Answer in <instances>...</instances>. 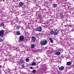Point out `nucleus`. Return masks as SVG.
Returning a JSON list of instances; mask_svg holds the SVG:
<instances>
[{"label":"nucleus","instance_id":"5","mask_svg":"<svg viewBox=\"0 0 74 74\" xmlns=\"http://www.w3.org/2000/svg\"><path fill=\"white\" fill-rule=\"evenodd\" d=\"M62 52H63L62 50L61 52H60L59 51H56V52L55 54L57 55H60V53H62Z\"/></svg>","mask_w":74,"mask_h":74},{"label":"nucleus","instance_id":"24","mask_svg":"<svg viewBox=\"0 0 74 74\" xmlns=\"http://www.w3.org/2000/svg\"><path fill=\"white\" fill-rule=\"evenodd\" d=\"M3 40L1 38L0 39V42H3Z\"/></svg>","mask_w":74,"mask_h":74},{"label":"nucleus","instance_id":"11","mask_svg":"<svg viewBox=\"0 0 74 74\" xmlns=\"http://www.w3.org/2000/svg\"><path fill=\"white\" fill-rule=\"evenodd\" d=\"M64 66H62L59 68V69L60 70H63L64 69Z\"/></svg>","mask_w":74,"mask_h":74},{"label":"nucleus","instance_id":"29","mask_svg":"<svg viewBox=\"0 0 74 74\" xmlns=\"http://www.w3.org/2000/svg\"><path fill=\"white\" fill-rule=\"evenodd\" d=\"M68 0H65V1H67Z\"/></svg>","mask_w":74,"mask_h":74},{"label":"nucleus","instance_id":"3","mask_svg":"<svg viewBox=\"0 0 74 74\" xmlns=\"http://www.w3.org/2000/svg\"><path fill=\"white\" fill-rule=\"evenodd\" d=\"M59 30L58 29H56L54 32V34L55 36H56V35H58V33H59Z\"/></svg>","mask_w":74,"mask_h":74},{"label":"nucleus","instance_id":"16","mask_svg":"<svg viewBox=\"0 0 74 74\" xmlns=\"http://www.w3.org/2000/svg\"><path fill=\"white\" fill-rule=\"evenodd\" d=\"M66 64L67 66H70L71 64V62H68L66 63Z\"/></svg>","mask_w":74,"mask_h":74},{"label":"nucleus","instance_id":"1","mask_svg":"<svg viewBox=\"0 0 74 74\" xmlns=\"http://www.w3.org/2000/svg\"><path fill=\"white\" fill-rule=\"evenodd\" d=\"M40 44L42 45H45L47 44L48 42L47 40H44L40 42Z\"/></svg>","mask_w":74,"mask_h":74},{"label":"nucleus","instance_id":"9","mask_svg":"<svg viewBox=\"0 0 74 74\" xmlns=\"http://www.w3.org/2000/svg\"><path fill=\"white\" fill-rule=\"evenodd\" d=\"M14 59L12 58H10L9 59V62H14Z\"/></svg>","mask_w":74,"mask_h":74},{"label":"nucleus","instance_id":"15","mask_svg":"<svg viewBox=\"0 0 74 74\" xmlns=\"http://www.w3.org/2000/svg\"><path fill=\"white\" fill-rule=\"evenodd\" d=\"M32 66H36V63L35 62H33L32 64Z\"/></svg>","mask_w":74,"mask_h":74},{"label":"nucleus","instance_id":"31","mask_svg":"<svg viewBox=\"0 0 74 74\" xmlns=\"http://www.w3.org/2000/svg\"><path fill=\"white\" fill-rule=\"evenodd\" d=\"M68 25H69V24H68Z\"/></svg>","mask_w":74,"mask_h":74},{"label":"nucleus","instance_id":"17","mask_svg":"<svg viewBox=\"0 0 74 74\" xmlns=\"http://www.w3.org/2000/svg\"><path fill=\"white\" fill-rule=\"evenodd\" d=\"M4 26V23H2L0 25V27H1L2 26Z\"/></svg>","mask_w":74,"mask_h":74},{"label":"nucleus","instance_id":"12","mask_svg":"<svg viewBox=\"0 0 74 74\" xmlns=\"http://www.w3.org/2000/svg\"><path fill=\"white\" fill-rule=\"evenodd\" d=\"M57 6H58V5H57L56 4L54 3L52 7H53L55 8V7H57Z\"/></svg>","mask_w":74,"mask_h":74},{"label":"nucleus","instance_id":"25","mask_svg":"<svg viewBox=\"0 0 74 74\" xmlns=\"http://www.w3.org/2000/svg\"><path fill=\"white\" fill-rule=\"evenodd\" d=\"M74 29L73 28L71 30V32H74Z\"/></svg>","mask_w":74,"mask_h":74},{"label":"nucleus","instance_id":"26","mask_svg":"<svg viewBox=\"0 0 74 74\" xmlns=\"http://www.w3.org/2000/svg\"><path fill=\"white\" fill-rule=\"evenodd\" d=\"M30 68L31 69H33V67L32 66H31Z\"/></svg>","mask_w":74,"mask_h":74},{"label":"nucleus","instance_id":"19","mask_svg":"<svg viewBox=\"0 0 74 74\" xmlns=\"http://www.w3.org/2000/svg\"><path fill=\"white\" fill-rule=\"evenodd\" d=\"M19 5L20 6H22L23 5V3L22 2H20L19 3Z\"/></svg>","mask_w":74,"mask_h":74},{"label":"nucleus","instance_id":"32","mask_svg":"<svg viewBox=\"0 0 74 74\" xmlns=\"http://www.w3.org/2000/svg\"><path fill=\"white\" fill-rule=\"evenodd\" d=\"M66 26L65 25V27H66Z\"/></svg>","mask_w":74,"mask_h":74},{"label":"nucleus","instance_id":"8","mask_svg":"<svg viewBox=\"0 0 74 74\" xmlns=\"http://www.w3.org/2000/svg\"><path fill=\"white\" fill-rule=\"evenodd\" d=\"M31 47L32 48H33V49L35 48V47H36V45L34 44H32L31 45Z\"/></svg>","mask_w":74,"mask_h":74},{"label":"nucleus","instance_id":"22","mask_svg":"<svg viewBox=\"0 0 74 74\" xmlns=\"http://www.w3.org/2000/svg\"><path fill=\"white\" fill-rule=\"evenodd\" d=\"M32 72L33 73H35L36 72V71L35 70H33Z\"/></svg>","mask_w":74,"mask_h":74},{"label":"nucleus","instance_id":"13","mask_svg":"<svg viewBox=\"0 0 74 74\" xmlns=\"http://www.w3.org/2000/svg\"><path fill=\"white\" fill-rule=\"evenodd\" d=\"M22 65L21 66L22 68H24L25 67V63H23L22 64Z\"/></svg>","mask_w":74,"mask_h":74},{"label":"nucleus","instance_id":"30","mask_svg":"<svg viewBox=\"0 0 74 74\" xmlns=\"http://www.w3.org/2000/svg\"><path fill=\"white\" fill-rule=\"evenodd\" d=\"M60 51H62V50H60Z\"/></svg>","mask_w":74,"mask_h":74},{"label":"nucleus","instance_id":"27","mask_svg":"<svg viewBox=\"0 0 74 74\" xmlns=\"http://www.w3.org/2000/svg\"><path fill=\"white\" fill-rule=\"evenodd\" d=\"M43 24H44V25H45V23H43Z\"/></svg>","mask_w":74,"mask_h":74},{"label":"nucleus","instance_id":"23","mask_svg":"<svg viewBox=\"0 0 74 74\" xmlns=\"http://www.w3.org/2000/svg\"><path fill=\"white\" fill-rule=\"evenodd\" d=\"M26 62H28V61H29V59L28 58H26Z\"/></svg>","mask_w":74,"mask_h":74},{"label":"nucleus","instance_id":"4","mask_svg":"<svg viewBox=\"0 0 74 74\" xmlns=\"http://www.w3.org/2000/svg\"><path fill=\"white\" fill-rule=\"evenodd\" d=\"M37 29L38 32H41L42 31V27L40 26L38 27L37 28Z\"/></svg>","mask_w":74,"mask_h":74},{"label":"nucleus","instance_id":"14","mask_svg":"<svg viewBox=\"0 0 74 74\" xmlns=\"http://www.w3.org/2000/svg\"><path fill=\"white\" fill-rule=\"evenodd\" d=\"M20 63H23V60H22V59H21L19 62Z\"/></svg>","mask_w":74,"mask_h":74},{"label":"nucleus","instance_id":"2","mask_svg":"<svg viewBox=\"0 0 74 74\" xmlns=\"http://www.w3.org/2000/svg\"><path fill=\"white\" fill-rule=\"evenodd\" d=\"M4 30L2 29L0 31V36L1 37H3L4 35Z\"/></svg>","mask_w":74,"mask_h":74},{"label":"nucleus","instance_id":"6","mask_svg":"<svg viewBox=\"0 0 74 74\" xmlns=\"http://www.w3.org/2000/svg\"><path fill=\"white\" fill-rule=\"evenodd\" d=\"M36 37H33L32 38V42H35L36 41Z\"/></svg>","mask_w":74,"mask_h":74},{"label":"nucleus","instance_id":"28","mask_svg":"<svg viewBox=\"0 0 74 74\" xmlns=\"http://www.w3.org/2000/svg\"><path fill=\"white\" fill-rule=\"evenodd\" d=\"M67 44H69V42H67Z\"/></svg>","mask_w":74,"mask_h":74},{"label":"nucleus","instance_id":"7","mask_svg":"<svg viewBox=\"0 0 74 74\" xmlns=\"http://www.w3.org/2000/svg\"><path fill=\"white\" fill-rule=\"evenodd\" d=\"M23 39H24V37H23V36H21L20 37V40H21V41H22V40H23Z\"/></svg>","mask_w":74,"mask_h":74},{"label":"nucleus","instance_id":"10","mask_svg":"<svg viewBox=\"0 0 74 74\" xmlns=\"http://www.w3.org/2000/svg\"><path fill=\"white\" fill-rule=\"evenodd\" d=\"M49 40H50V41L51 43H53V40L52 38H49Z\"/></svg>","mask_w":74,"mask_h":74},{"label":"nucleus","instance_id":"21","mask_svg":"<svg viewBox=\"0 0 74 74\" xmlns=\"http://www.w3.org/2000/svg\"><path fill=\"white\" fill-rule=\"evenodd\" d=\"M54 32L53 31H51L50 32V34H53Z\"/></svg>","mask_w":74,"mask_h":74},{"label":"nucleus","instance_id":"20","mask_svg":"<svg viewBox=\"0 0 74 74\" xmlns=\"http://www.w3.org/2000/svg\"><path fill=\"white\" fill-rule=\"evenodd\" d=\"M20 26L19 25H18L16 29H19L20 28Z\"/></svg>","mask_w":74,"mask_h":74},{"label":"nucleus","instance_id":"18","mask_svg":"<svg viewBox=\"0 0 74 74\" xmlns=\"http://www.w3.org/2000/svg\"><path fill=\"white\" fill-rule=\"evenodd\" d=\"M19 32V31H18L16 32L17 35H20V34H21V33H20Z\"/></svg>","mask_w":74,"mask_h":74}]
</instances>
